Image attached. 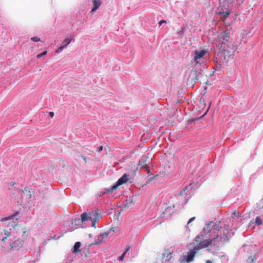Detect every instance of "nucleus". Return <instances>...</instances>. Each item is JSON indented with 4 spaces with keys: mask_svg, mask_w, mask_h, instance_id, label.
Returning a JSON list of instances; mask_svg holds the SVG:
<instances>
[{
    "mask_svg": "<svg viewBox=\"0 0 263 263\" xmlns=\"http://www.w3.org/2000/svg\"><path fill=\"white\" fill-rule=\"evenodd\" d=\"M199 239V235L196 236L194 239V241L196 242V244L194 245V248L198 251L200 249L207 248L210 245L213 246V243H214V239H204L202 241H200Z\"/></svg>",
    "mask_w": 263,
    "mask_h": 263,
    "instance_id": "nucleus-7",
    "label": "nucleus"
},
{
    "mask_svg": "<svg viewBox=\"0 0 263 263\" xmlns=\"http://www.w3.org/2000/svg\"><path fill=\"white\" fill-rule=\"evenodd\" d=\"M229 0H223L220 3V6L217 14L221 15V19L223 20L228 17L231 13V9L229 8Z\"/></svg>",
    "mask_w": 263,
    "mask_h": 263,
    "instance_id": "nucleus-8",
    "label": "nucleus"
},
{
    "mask_svg": "<svg viewBox=\"0 0 263 263\" xmlns=\"http://www.w3.org/2000/svg\"><path fill=\"white\" fill-rule=\"evenodd\" d=\"M214 230H216V232L212 238L214 239L213 246H223L225 243L229 242L231 238L232 231L229 226H225L223 227L215 226Z\"/></svg>",
    "mask_w": 263,
    "mask_h": 263,
    "instance_id": "nucleus-2",
    "label": "nucleus"
},
{
    "mask_svg": "<svg viewBox=\"0 0 263 263\" xmlns=\"http://www.w3.org/2000/svg\"><path fill=\"white\" fill-rule=\"evenodd\" d=\"M130 247L129 246H126V249H125V250L124 252L122 254L121 256L119 257L118 260L119 261H123L124 258V257H125V255L126 253L127 252H128L130 250Z\"/></svg>",
    "mask_w": 263,
    "mask_h": 263,
    "instance_id": "nucleus-17",
    "label": "nucleus"
},
{
    "mask_svg": "<svg viewBox=\"0 0 263 263\" xmlns=\"http://www.w3.org/2000/svg\"><path fill=\"white\" fill-rule=\"evenodd\" d=\"M108 235V234L106 232H104L99 235L95 241V245H99L104 242V239H106Z\"/></svg>",
    "mask_w": 263,
    "mask_h": 263,
    "instance_id": "nucleus-12",
    "label": "nucleus"
},
{
    "mask_svg": "<svg viewBox=\"0 0 263 263\" xmlns=\"http://www.w3.org/2000/svg\"><path fill=\"white\" fill-rule=\"evenodd\" d=\"M215 226H218V225L213 223L212 221L207 223L203 229L204 234L207 235L210 232L214 234L216 232V230H214Z\"/></svg>",
    "mask_w": 263,
    "mask_h": 263,
    "instance_id": "nucleus-10",
    "label": "nucleus"
},
{
    "mask_svg": "<svg viewBox=\"0 0 263 263\" xmlns=\"http://www.w3.org/2000/svg\"><path fill=\"white\" fill-rule=\"evenodd\" d=\"M21 196V204L26 205L32 202L34 200V192L28 187H25L24 190L20 191Z\"/></svg>",
    "mask_w": 263,
    "mask_h": 263,
    "instance_id": "nucleus-4",
    "label": "nucleus"
},
{
    "mask_svg": "<svg viewBox=\"0 0 263 263\" xmlns=\"http://www.w3.org/2000/svg\"><path fill=\"white\" fill-rule=\"evenodd\" d=\"M65 47H66V46H61L58 50H56V52H61Z\"/></svg>",
    "mask_w": 263,
    "mask_h": 263,
    "instance_id": "nucleus-29",
    "label": "nucleus"
},
{
    "mask_svg": "<svg viewBox=\"0 0 263 263\" xmlns=\"http://www.w3.org/2000/svg\"><path fill=\"white\" fill-rule=\"evenodd\" d=\"M250 254L251 255H250L248 258L246 260L247 263H253L254 261V259L255 258V253L252 252H251Z\"/></svg>",
    "mask_w": 263,
    "mask_h": 263,
    "instance_id": "nucleus-16",
    "label": "nucleus"
},
{
    "mask_svg": "<svg viewBox=\"0 0 263 263\" xmlns=\"http://www.w3.org/2000/svg\"><path fill=\"white\" fill-rule=\"evenodd\" d=\"M255 223L257 225H260L262 223V220L260 217L257 216L255 219Z\"/></svg>",
    "mask_w": 263,
    "mask_h": 263,
    "instance_id": "nucleus-21",
    "label": "nucleus"
},
{
    "mask_svg": "<svg viewBox=\"0 0 263 263\" xmlns=\"http://www.w3.org/2000/svg\"><path fill=\"white\" fill-rule=\"evenodd\" d=\"M30 39L31 41H33V42H35L40 41V38H39V37H37V36L32 37Z\"/></svg>",
    "mask_w": 263,
    "mask_h": 263,
    "instance_id": "nucleus-26",
    "label": "nucleus"
},
{
    "mask_svg": "<svg viewBox=\"0 0 263 263\" xmlns=\"http://www.w3.org/2000/svg\"><path fill=\"white\" fill-rule=\"evenodd\" d=\"M49 115H50V117H51V118H53V116H54V112H53L51 111V112H49Z\"/></svg>",
    "mask_w": 263,
    "mask_h": 263,
    "instance_id": "nucleus-34",
    "label": "nucleus"
},
{
    "mask_svg": "<svg viewBox=\"0 0 263 263\" xmlns=\"http://www.w3.org/2000/svg\"><path fill=\"white\" fill-rule=\"evenodd\" d=\"M205 263H212V262L209 260H208L206 261V262Z\"/></svg>",
    "mask_w": 263,
    "mask_h": 263,
    "instance_id": "nucleus-37",
    "label": "nucleus"
},
{
    "mask_svg": "<svg viewBox=\"0 0 263 263\" xmlns=\"http://www.w3.org/2000/svg\"><path fill=\"white\" fill-rule=\"evenodd\" d=\"M128 180L127 175L126 174H124L118 181L117 183L118 185H122L127 182Z\"/></svg>",
    "mask_w": 263,
    "mask_h": 263,
    "instance_id": "nucleus-14",
    "label": "nucleus"
},
{
    "mask_svg": "<svg viewBox=\"0 0 263 263\" xmlns=\"http://www.w3.org/2000/svg\"><path fill=\"white\" fill-rule=\"evenodd\" d=\"M15 231V237L22 235L21 238H18L15 240L13 242L10 243L11 249L18 250L21 248L27 239L28 233L26 230V228L22 226L15 224L12 226Z\"/></svg>",
    "mask_w": 263,
    "mask_h": 263,
    "instance_id": "nucleus-3",
    "label": "nucleus"
},
{
    "mask_svg": "<svg viewBox=\"0 0 263 263\" xmlns=\"http://www.w3.org/2000/svg\"><path fill=\"white\" fill-rule=\"evenodd\" d=\"M47 51H45L43 52H42V53L37 54L36 55V58L37 59H39V58H41L42 57L45 55L47 54Z\"/></svg>",
    "mask_w": 263,
    "mask_h": 263,
    "instance_id": "nucleus-27",
    "label": "nucleus"
},
{
    "mask_svg": "<svg viewBox=\"0 0 263 263\" xmlns=\"http://www.w3.org/2000/svg\"><path fill=\"white\" fill-rule=\"evenodd\" d=\"M14 217H15V216L13 215V216H11L8 218H7V219H14Z\"/></svg>",
    "mask_w": 263,
    "mask_h": 263,
    "instance_id": "nucleus-33",
    "label": "nucleus"
},
{
    "mask_svg": "<svg viewBox=\"0 0 263 263\" xmlns=\"http://www.w3.org/2000/svg\"><path fill=\"white\" fill-rule=\"evenodd\" d=\"M81 246V243L80 242H77L75 243L73 249H72V252L78 253L81 251L80 250V248Z\"/></svg>",
    "mask_w": 263,
    "mask_h": 263,
    "instance_id": "nucleus-15",
    "label": "nucleus"
},
{
    "mask_svg": "<svg viewBox=\"0 0 263 263\" xmlns=\"http://www.w3.org/2000/svg\"><path fill=\"white\" fill-rule=\"evenodd\" d=\"M144 168H145V170L146 171H147V172H148V173H150V169H149V167H148L147 165L145 166H144Z\"/></svg>",
    "mask_w": 263,
    "mask_h": 263,
    "instance_id": "nucleus-31",
    "label": "nucleus"
},
{
    "mask_svg": "<svg viewBox=\"0 0 263 263\" xmlns=\"http://www.w3.org/2000/svg\"><path fill=\"white\" fill-rule=\"evenodd\" d=\"M120 185H118L117 182L116 183V184H115L111 186V187L109 191L112 192L114 190L116 189L118 186Z\"/></svg>",
    "mask_w": 263,
    "mask_h": 263,
    "instance_id": "nucleus-28",
    "label": "nucleus"
},
{
    "mask_svg": "<svg viewBox=\"0 0 263 263\" xmlns=\"http://www.w3.org/2000/svg\"><path fill=\"white\" fill-rule=\"evenodd\" d=\"M229 1L231 3L235 2L236 6H239L242 4L243 0H229Z\"/></svg>",
    "mask_w": 263,
    "mask_h": 263,
    "instance_id": "nucleus-19",
    "label": "nucleus"
},
{
    "mask_svg": "<svg viewBox=\"0 0 263 263\" xmlns=\"http://www.w3.org/2000/svg\"><path fill=\"white\" fill-rule=\"evenodd\" d=\"M166 22L165 20H161V21H160L159 22V24L160 25H161L162 24V23H166Z\"/></svg>",
    "mask_w": 263,
    "mask_h": 263,
    "instance_id": "nucleus-32",
    "label": "nucleus"
},
{
    "mask_svg": "<svg viewBox=\"0 0 263 263\" xmlns=\"http://www.w3.org/2000/svg\"><path fill=\"white\" fill-rule=\"evenodd\" d=\"M71 39H69L68 38L65 39V40L64 41V43H65L64 46H66V47H67L70 44V43L71 42Z\"/></svg>",
    "mask_w": 263,
    "mask_h": 263,
    "instance_id": "nucleus-25",
    "label": "nucleus"
},
{
    "mask_svg": "<svg viewBox=\"0 0 263 263\" xmlns=\"http://www.w3.org/2000/svg\"><path fill=\"white\" fill-rule=\"evenodd\" d=\"M198 251L196 250L194 247L193 249H191L187 253V255L186 257V261L187 263H190L194 260V257L196 253Z\"/></svg>",
    "mask_w": 263,
    "mask_h": 263,
    "instance_id": "nucleus-11",
    "label": "nucleus"
},
{
    "mask_svg": "<svg viewBox=\"0 0 263 263\" xmlns=\"http://www.w3.org/2000/svg\"><path fill=\"white\" fill-rule=\"evenodd\" d=\"M188 187H189L188 186H186L182 191H181L180 192V195L183 196V195L186 194L185 192L186 190H187Z\"/></svg>",
    "mask_w": 263,
    "mask_h": 263,
    "instance_id": "nucleus-23",
    "label": "nucleus"
},
{
    "mask_svg": "<svg viewBox=\"0 0 263 263\" xmlns=\"http://www.w3.org/2000/svg\"><path fill=\"white\" fill-rule=\"evenodd\" d=\"M93 8L91 9V12H95L101 6V2L100 0H93Z\"/></svg>",
    "mask_w": 263,
    "mask_h": 263,
    "instance_id": "nucleus-13",
    "label": "nucleus"
},
{
    "mask_svg": "<svg viewBox=\"0 0 263 263\" xmlns=\"http://www.w3.org/2000/svg\"><path fill=\"white\" fill-rule=\"evenodd\" d=\"M102 149H103V146H101L99 148L98 152H99V153H100V152L102 151Z\"/></svg>",
    "mask_w": 263,
    "mask_h": 263,
    "instance_id": "nucleus-35",
    "label": "nucleus"
},
{
    "mask_svg": "<svg viewBox=\"0 0 263 263\" xmlns=\"http://www.w3.org/2000/svg\"><path fill=\"white\" fill-rule=\"evenodd\" d=\"M81 157L83 159V160H84L85 162L86 163L87 162L86 158L85 156H81Z\"/></svg>",
    "mask_w": 263,
    "mask_h": 263,
    "instance_id": "nucleus-36",
    "label": "nucleus"
},
{
    "mask_svg": "<svg viewBox=\"0 0 263 263\" xmlns=\"http://www.w3.org/2000/svg\"><path fill=\"white\" fill-rule=\"evenodd\" d=\"M195 219V217H193L189 219L187 222V224H189L191 222H192Z\"/></svg>",
    "mask_w": 263,
    "mask_h": 263,
    "instance_id": "nucleus-30",
    "label": "nucleus"
},
{
    "mask_svg": "<svg viewBox=\"0 0 263 263\" xmlns=\"http://www.w3.org/2000/svg\"><path fill=\"white\" fill-rule=\"evenodd\" d=\"M208 83V81H206L205 82V83H206V84H207Z\"/></svg>",
    "mask_w": 263,
    "mask_h": 263,
    "instance_id": "nucleus-39",
    "label": "nucleus"
},
{
    "mask_svg": "<svg viewBox=\"0 0 263 263\" xmlns=\"http://www.w3.org/2000/svg\"><path fill=\"white\" fill-rule=\"evenodd\" d=\"M244 250L245 251L249 253V251H251L252 250V247L249 245H244Z\"/></svg>",
    "mask_w": 263,
    "mask_h": 263,
    "instance_id": "nucleus-22",
    "label": "nucleus"
},
{
    "mask_svg": "<svg viewBox=\"0 0 263 263\" xmlns=\"http://www.w3.org/2000/svg\"><path fill=\"white\" fill-rule=\"evenodd\" d=\"M5 234L6 236L5 237H3L2 241H4L5 239H6L7 238V237L10 236V234H11V232H9V231H5Z\"/></svg>",
    "mask_w": 263,
    "mask_h": 263,
    "instance_id": "nucleus-24",
    "label": "nucleus"
},
{
    "mask_svg": "<svg viewBox=\"0 0 263 263\" xmlns=\"http://www.w3.org/2000/svg\"><path fill=\"white\" fill-rule=\"evenodd\" d=\"M202 69L200 67L193 66V69L191 71L190 75L189 76V80L191 82L195 83L198 80V76L201 74Z\"/></svg>",
    "mask_w": 263,
    "mask_h": 263,
    "instance_id": "nucleus-9",
    "label": "nucleus"
},
{
    "mask_svg": "<svg viewBox=\"0 0 263 263\" xmlns=\"http://www.w3.org/2000/svg\"><path fill=\"white\" fill-rule=\"evenodd\" d=\"M130 203H133V200H130Z\"/></svg>",
    "mask_w": 263,
    "mask_h": 263,
    "instance_id": "nucleus-38",
    "label": "nucleus"
},
{
    "mask_svg": "<svg viewBox=\"0 0 263 263\" xmlns=\"http://www.w3.org/2000/svg\"><path fill=\"white\" fill-rule=\"evenodd\" d=\"M217 46L220 52L223 54L224 59H232L237 49V46L230 36V30L223 31L222 35L217 40Z\"/></svg>",
    "mask_w": 263,
    "mask_h": 263,
    "instance_id": "nucleus-1",
    "label": "nucleus"
},
{
    "mask_svg": "<svg viewBox=\"0 0 263 263\" xmlns=\"http://www.w3.org/2000/svg\"><path fill=\"white\" fill-rule=\"evenodd\" d=\"M81 221L84 222L86 220H90L92 222V227L96 228V224L98 222L99 216L98 214V210L91 211L88 213H83L81 215Z\"/></svg>",
    "mask_w": 263,
    "mask_h": 263,
    "instance_id": "nucleus-6",
    "label": "nucleus"
},
{
    "mask_svg": "<svg viewBox=\"0 0 263 263\" xmlns=\"http://www.w3.org/2000/svg\"><path fill=\"white\" fill-rule=\"evenodd\" d=\"M207 51L205 50H198L196 49L191 53L192 60L191 61V64L193 66H198L200 68L202 67L200 61L204 58Z\"/></svg>",
    "mask_w": 263,
    "mask_h": 263,
    "instance_id": "nucleus-5",
    "label": "nucleus"
},
{
    "mask_svg": "<svg viewBox=\"0 0 263 263\" xmlns=\"http://www.w3.org/2000/svg\"><path fill=\"white\" fill-rule=\"evenodd\" d=\"M249 33V32L248 30H243L241 32V40H242L243 39L246 37Z\"/></svg>",
    "mask_w": 263,
    "mask_h": 263,
    "instance_id": "nucleus-18",
    "label": "nucleus"
},
{
    "mask_svg": "<svg viewBox=\"0 0 263 263\" xmlns=\"http://www.w3.org/2000/svg\"><path fill=\"white\" fill-rule=\"evenodd\" d=\"M240 216V213L237 211H234L231 215V217L232 218H234V217H237V218H238Z\"/></svg>",
    "mask_w": 263,
    "mask_h": 263,
    "instance_id": "nucleus-20",
    "label": "nucleus"
},
{
    "mask_svg": "<svg viewBox=\"0 0 263 263\" xmlns=\"http://www.w3.org/2000/svg\"><path fill=\"white\" fill-rule=\"evenodd\" d=\"M125 206H127L126 204H125ZM129 205L127 206V207H128Z\"/></svg>",
    "mask_w": 263,
    "mask_h": 263,
    "instance_id": "nucleus-40",
    "label": "nucleus"
}]
</instances>
